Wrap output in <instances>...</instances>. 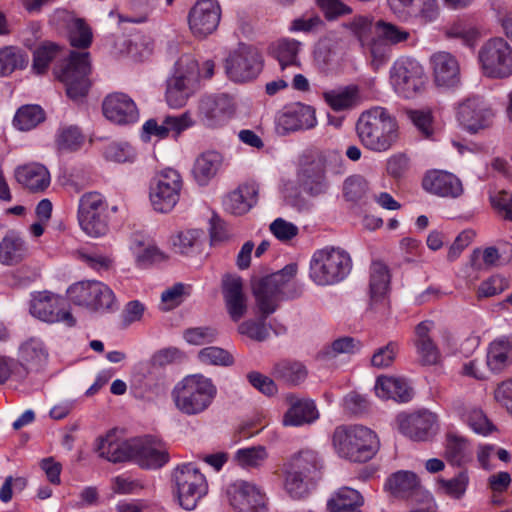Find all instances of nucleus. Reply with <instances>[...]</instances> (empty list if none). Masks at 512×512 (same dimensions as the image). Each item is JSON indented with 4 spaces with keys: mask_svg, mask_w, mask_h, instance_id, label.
Wrapping results in <instances>:
<instances>
[{
    "mask_svg": "<svg viewBox=\"0 0 512 512\" xmlns=\"http://www.w3.org/2000/svg\"><path fill=\"white\" fill-rule=\"evenodd\" d=\"M285 401L289 409L283 416L284 426H302L318 418V411L313 401L299 398L293 393L286 394Z\"/></svg>",
    "mask_w": 512,
    "mask_h": 512,
    "instance_id": "nucleus-29",
    "label": "nucleus"
},
{
    "mask_svg": "<svg viewBox=\"0 0 512 512\" xmlns=\"http://www.w3.org/2000/svg\"><path fill=\"white\" fill-rule=\"evenodd\" d=\"M332 440L337 454L352 462H367L379 449L376 433L362 425L338 426Z\"/></svg>",
    "mask_w": 512,
    "mask_h": 512,
    "instance_id": "nucleus-3",
    "label": "nucleus"
},
{
    "mask_svg": "<svg viewBox=\"0 0 512 512\" xmlns=\"http://www.w3.org/2000/svg\"><path fill=\"white\" fill-rule=\"evenodd\" d=\"M62 53V48L56 43L45 41L33 52L32 70L38 75L47 72L50 63Z\"/></svg>",
    "mask_w": 512,
    "mask_h": 512,
    "instance_id": "nucleus-48",
    "label": "nucleus"
},
{
    "mask_svg": "<svg viewBox=\"0 0 512 512\" xmlns=\"http://www.w3.org/2000/svg\"><path fill=\"white\" fill-rule=\"evenodd\" d=\"M70 44L76 48H88L92 42V31L82 19H76L69 32Z\"/></svg>",
    "mask_w": 512,
    "mask_h": 512,
    "instance_id": "nucleus-59",
    "label": "nucleus"
},
{
    "mask_svg": "<svg viewBox=\"0 0 512 512\" xmlns=\"http://www.w3.org/2000/svg\"><path fill=\"white\" fill-rule=\"evenodd\" d=\"M15 178L20 185L33 193L45 191L51 182L48 169L38 162L18 166L15 169Z\"/></svg>",
    "mask_w": 512,
    "mask_h": 512,
    "instance_id": "nucleus-30",
    "label": "nucleus"
},
{
    "mask_svg": "<svg viewBox=\"0 0 512 512\" xmlns=\"http://www.w3.org/2000/svg\"><path fill=\"white\" fill-rule=\"evenodd\" d=\"M56 143L60 151L74 152L83 145L84 135L76 126L64 127L59 130Z\"/></svg>",
    "mask_w": 512,
    "mask_h": 512,
    "instance_id": "nucleus-53",
    "label": "nucleus"
},
{
    "mask_svg": "<svg viewBox=\"0 0 512 512\" xmlns=\"http://www.w3.org/2000/svg\"><path fill=\"white\" fill-rule=\"evenodd\" d=\"M197 114L207 127H219L234 114L231 99L225 95H206L198 102Z\"/></svg>",
    "mask_w": 512,
    "mask_h": 512,
    "instance_id": "nucleus-21",
    "label": "nucleus"
},
{
    "mask_svg": "<svg viewBox=\"0 0 512 512\" xmlns=\"http://www.w3.org/2000/svg\"><path fill=\"white\" fill-rule=\"evenodd\" d=\"M222 294L226 311L233 322H239L248 311V299L243 291V281L237 275H224Z\"/></svg>",
    "mask_w": 512,
    "mask_h": 512,
    "instance_id": "nucleus-24",
    "label": "nucleus"
},
{
    "mask_svg": "<svg viewBox=\"0 0 512 512\" xmlns=\"http://www.w3.org/2000/svg\"><path fill=\"white\" fill-rule=\"evenodd\" d=\"M375 29L379 40L394 46L407 43L415 34V31L384 20L377 21Z\"/></svg>",
    "mask_w": 512,
    "mask_h": 512,
    "instance_id": "nucleus-45",
    "label": "nucleus"
},
{
    "mask_svg": "<svg viewBox=\"0 0 512 512\" xmlns=\"http://www.w3.org/2000/svg\"><path fill=\"white\" fill-rule=\"evenodd\" d=\"M203 232L198 229L181 231L171 238V243L177 253L188 255L198 244Z\"/></svg>",
    "mask_w": 512,
    "mask_h": 512,
    "instance_id": "nucleus-57",
    "label": "nucleus"
},
{
    "mask_svg": "<svg viewBox=\"0 0 512 512\" xmlns=\"http://www.w3.org/2000/svg\"><path fill=\"white\" fill-rule=\"evenodd\" d=\"M512 365V338L501 337L488 348L487 366L493 373H500Z\"/></svg>",
    "mask_w": 512,
    "mask_h": 512,
    "instance_id": "nucleus-36",
    "label": "nucleus"
},
{
    "mask_svg": "<svg viewBox=\"0 0 512 512\" xmlns=\"http://www.w3.org/2000/svg\"><path fill=\"white\" fill-rule=\"evenodd\" d=\"M489 202L494 213L506 222H512V192L505 189L489 191Z\"/></svg>",
    "mask_w": 512,
    "mask_h": 512,
    "instance_id": "nucleus-51",
    "label": "nucleus"
},
{
    "mask_svg": "<svg viewBox=\"0 0 512 512\" xmlns=\"http://www.w3.org/2000/svg\"><path fill=\"white\" fill-rule=\"evenodd\" d=\"M180 173L172 168L162 170L150 184L149 197L154 210L170 212L179 201L182 189Z\"/></svg>",
    "mask_w": 512,
    "mask_h": 512,
    "instance_id": "nucleus-14",
    "label": "nucleus"
},
{
    "mask_svg": "<svg viewBox=\"0 0 512 512\" xmlns=\"http://www.w3.org/2000/svg\"><path fill=\"white\" fill-rule=\"evenodd\" d=\"M268 454L264 446H253L239 449L235 456V462L245 469L258 468L267 459Z\"/></svg>",
    "mask_w": 512,
    "mask_h": 512,
    "instance_id": "nucleus-52",
    "label": "nucleus"
},
{
    "mask_svg": "<svg viewBox=\"0 0 512 512\" xmlns=\"http://www.w3.org/2000/svg\"><path fill=\"white\" fill-rule=\"evenodd\" d=\"M359 90L357 86L350 85L325 91L323 98L334 111L350 109L357 103Z\"/></svg>",
    "mask_w": 512,
    "mask_h": 512,
    "instance_id": "nucleus-43",
    "label": "nucleus"
},
{
    "mask_svg": "<svg viewBox=\"0 0 512 512\" xmlns=\"http://www.w3.org/2000/svg\"><path fill=\"white\" fill-rule=\"evenodd\" d=\"M221 15V7L217 0H197L187 17L192 35L204 39L213 34L219 26Z\"/></svg>",
    "mask_w": 512,
    "mask_h": 512,
    "instance_id": "nucleus-16",
    "label": "nucleus"
},
{
    "mask_svg": "<svg viewBox=\"0 0 512 512\" xmlns=\"http://www.w3.org/2000/svg\"><path fill=\"white\" fill-rule=\"evenodd\" d=\"M45 119L43 109L38 105H25L18 109L14 117V125L21 131L35 128Z\"/></svg>",
    "mask_w": 512,
    "mask_h": 512,
    "instance_id": "nucleus-50",
    "label": "nucleus"
},
{
    "mask_svg": "<svg viewBox=\"0 0 512 512\" xmlns=\"http://www.w3.org/2000/svg\"><path fill=\"white\" fill-rule=\"evenodd\" d=\"M398 352L399 344L396 341H390L375 350L371 357V365L376 368H387L393 364Z\"/></svg>",
    "mask_w": 512,
    "mask_h": 512,
    "instance_id": "nucleus-58",
    "label": "nucleus"
},
{
    "mask_svg": "<svg viewBox=\"0 0 512 512\" xmlns=\"http://www.w3.org/2000/svg\"><path fill=\"white\" fill-rule=\"evenodd\" d=\"M263 67L259 52L247 45H240L226 59V73L234 82H247L255 79Z\"/></svg>",
    "mask_w": 512,
    "mask_h": 512,
    "instance_id": "nucleus-15",
    "label": "nucleus"
},
{
    "mask_svg": "<svg viewBox=\"0 0 512 512\" xmlns=\"http://www.w3.org/2000/svg\"><path fill=\"white\" fill-rule=\"evenodd\" d=\"M69 300L77 306L93 312L113 310L116 298L113 291L104 283L95 280L79 281L67 289Z\"/></svg>",
    "mask_w": 512,
    "mask_h": 512,
    "instance_id": "nucleus-10",
    "label": "nucleus"
},
{
    "mask_svg": "<svg viewBox=\"0 0 512 512\" xmlns=\"http://www.w3.org/2000/svg\"><path fill=\"white\" fill-rule=\"evenodd\" d=\"M457 117L468 131L476 133L492 125L494 112L481 97L473 96L459 104Z\"/></svg>",
    "mask_w": 512,
    "mask_h": 512,
    "instance_id": "nucleus-20",
    "label": "nucleus"
},
{
    "mask_svg": "<svg viewBox=\"0 0 512 512\" xmlns=\"http://www.w3.org/2000/svg\"><path fill=\"white\" fill-rule=\"evenodd\" d=\"M385 488L397 498H409L420 488L417 475L411 471H398L386 481Z\"/></svg>",
    "mask_w": 512,
    "mask_h": 512,
    "instance_id": "nucleus-37",
    "label": "nucleus"
},
{
    "mask_svg": "<svg viewBox=\"0 0 512 512\" xmlns=\"http://www.w3.org/2000/svg\"><path fill=\"white\" fill-rule=\"evenodd\" d=\"M375 392L382 399H393L397 402H408L413 396L412 388L404 379L388 376L377 378Z\"/></svg>",
    "mask_w": 512,
    "mask_h": 512,
    "instance_id": "nucleus-35",
    "label": "nucleus"
},
{
    "mask_svg": "<svg viewBox=\"0 0 512 512\" xmlns=\"http://www.w3.org/2000/svg\"><path fill=\"white\" fill-rule=\"evenodd\" d=\"M273 375L276 379L282 380L289 385H299L307 375L306 367L296 361H281L274 366Z\"/></svg>",
    "mask_w": 512,
    "mask_h": 512,
    "instance_id": "nucleus-46",
    "label": "nucleus"
},
{
    "mask_svg": "<svg viewBox=\"0 0 512 512\" xmlns=\"http://www.w3.org/2000/svg\"><path fill=\"white\" fill-rule=\"evenodd\" d=\"M198 88V65L191 55H183L175 64L174 74L167 80L165 99L169 107H184Z\"/></svg>",
    "mask_w": 512,
    "mask_h": 512,
    "instance_id": "nucleus-7",
    "label": "nucleus"
},
{
    "mask_svg": "<svg viewBox=\"0 0 512 512\" xmlns=\"http://www.w3.org/2000/svg\"><path fill=\"white\" fill-rule=\"evenodd\" d=\"M222 156L216 151H207L197 157L193 166V175L200 185H206L218 172Z\"/></svg>",
    "mask_w": 512,
    "mask_h": 512,
    "instance_id": "nucleus-42",
    "label": "nucleus"
},
{
    "mask_svg": "<svg viewBox=\"0 0 512 512\" xmlns=\"http://www.w3.org/2000/svg\"><path fill=\"white\" fill-rule=\"evenodd\" d=\"M478 61L486 77L502 79L512 74V48L502 37L487 40L478 51Z\"/></svg>",
    "mask_w": 512,
    "mask_h": 512,
    "instance_id": "nucleus-11",
    "label": "nucleus"
},
{
    "mask_svg": "<svg viewBox=\"0 0 512 512\" xmlns=\"http://www.w3.org/2000/svg\"><path fill=\"white\" fill-rule=\"evenodd\" d=\"M341 156L335 151H324L318 153L314 159L306 164L299 174L303 190L311 196H318L326 192L328 183L325 171L329 160H338Z\"/></svg>",
    "mask_w": 512,
    "mask_h": 512,
    "instance_id": "nucleus-17",
    "label": "nucleus"
},
{
    "mask_svg": "<svg viewBox=\"0 0 512 512\" xmlns=\"http://www.w3.org/2000/svg\"><path fill=\"white\" fill-rule=\"evenodd\" d=\"M390 271L382 261H373L370 267V307L376 311L386 310L388 307V291L390 285Z\"/></svg>",
    "mask_w": 512,
    "mask_h": 512,
    "instance_id": "nucleus-27",
    "label": "nucleus"
},
{
    "mask_svg": "<svg viewBox=\"0 0 512 512\" xmlns=\"http://www.w3.org/2000/svg\"><path fill=\"white\" fill-rule=\"evenodd\" d=\"M430 65L435 84L438 87L453 88L461 82L460 64L449 52L438 51L431 55Z\"/></svg>",
    "mask_w": 512,
    "mask_h": 512,
    "instance_id": "nucleus-25",
    "label": "nucleus"
},
{
    "mask_svg": "<svg viewBox=\"0 0 512 512\" xmlns=\"http://www.w3.org/2000/svg\"><path fill=\"white\" fill-rule=\"evenodd\" d=\"M29 248L26 241L15 231L9 230L0 241V263L14 266L24 261Z\"/></svg>",
    "mask_w": 512,
    "mask_h": 512,
    "instance_id": "nucleus-34",
    "label": "nucleus"
},
{
    "mask_svg": "<svg viewBox=\"0 0 512 512\" xmlns=\"http://www.w3.org/2000/svg\"><path fill=\"white\" fill-rule=\"evenodd\" d=\"M137 446L134 461L143 468L157 469L169 460L165 448L152 438H137Z\"/></svg>",
    "mask_w": 512,
    "mask_h": 512,
    "instance_id": "nucleus-32",
    "label": "nucleus"
},
{
    "mask_svg": "<svg viewBox=\"0 0 512 512\" xmlns=\"http://www.w3.org/2000/svg\"><path fill=\"white\" fill-rule=\"evenodd\" d=\"M361 346V342L353 337H342L333 341L324 353L328 357H335L342 353L352 354L359 351Z\"/></svg>",
    "mask_w": 512,
    "mask_h": 512,
    "instance_id": "nucleus-64",
    "label": "nucleus"
},
{
    "mask_svg": "<svg viewBox=\"0 0 512 512\" xmlns=\"http://www.w3.org/2000/svg\"><path fill=\"white\" fill-rule=\"evenodd\" d=\"M29 59L26 53L16 47L0 49V75H8L16 69H24Z\"/></svg>",
    "mask_w": 512,
    "mask_h": 512,
    "instance_id": "nucleus-49",
    "label": "nucleus"
},
{
    "mask_svg": "<svg viewBox=\"0 0 512 512\" xmlns=\"http://www.w3.org/2000/svg\"><path fill=\"white\" fill-rule=\"evenodd\" d=\"M284 471V487L286 492L295 499L306 496L308 494V485L312 480L287 468H285Z\"/></svg>",
    "mask_w": 512,
    "mask_h": 512,
    "instance_id": "nucleus-55",
    "label": "nucleus"
},
{
    "mask_svg": "<svg viewBox=\"0 0 512 512\" xmlns=\"http://www.w3.org/2000/svg\"><path fill=\"white\" fill-rule=\"evenodd\" d=\"M364 499L362 495L355 489L342 487L336 491L327 501V509L334 510H352L360 509Z\"/></svg>",
    "mask_w": 512,
    "mask_h": 512,
    "instance_id": "nucleus-47",
    "label": "nucleus"
},
{
    "mask_svg": "<svg viewBox=\"0 0 512 512\" xmlns=\"http://www.w3.org/2000/svg\"><path fill=\"white\" fill-rule=\"evenodd\" d=\"M390 80L399 95L413 98L423 90L426 76L423 66L417 60L402 57L393 64Z\"/></svg>",
    "mask_w": 512,
    "mask_h": 512,
    "instance_id": "nucleus-13",
    "label": "nucleus"
},
{
    "mask_svg": "<svg viewBox=\"0 0 512 512\" xmlns=\"http://www.w3.org/2000/svg\"><path fill=\"white\" fill-rule=\"evenodd\" d=\"M387 3L390 11L405 22L414 20L427 25L439 16L437 0H387Z\"/></svg>",
    "mask_w": 512,
    "mask_h": 512,
    "instance_id": "nucleus-18",
    "label": "nucleus"
},
{
    "mask_svg": "<svg viewBox=\"0 0 512 512\" xmlns=\"http://www.w3.org/2000/svg\"><path fill=\"white\" fill-rule=\"evenodd\" d=\"M444 457L451 465L458 467L470 461L471 453L467 439L455 432H448Z\"/></svg>",
    "mask_w": 512,
    "mask_h": 512,
    "instance_id": "nucleus-40",
    "label": "nucleus"
},
{
    "mask_svg": "<svg viewBox=\"0 0 512 512\" xmlns=\"http://www.w3.org/2000/svg\"><path fill=\"white\" fill-rule=\"evenodd\" d=\"M137 438L121 440L117 438L114 430L109 431L105 436L99 437L96 441V452L106 460L119 463L135 459Z\"/></svg>",
    "mask_w": 512,
    "mask_h": 512,
    "instance_id": "nucleus-23",
    "label": "nucleus"
},
{
    "mask_svg": "<svg viewBox=\"0 0 512 512\" xmlns=\"http://www.w3.org/2000/svg\"><path fill=\"white\" fill-rule=\"evenodd\" d=\"M172 483L179 505L188 511L193 510L208 491L205 476L191 463L178 465L173 470Z\"/></svg>",
    "mask_w": 512,
    "mask_h": 512,
    "instance_id": "nucleus-8",
    "label": "nucleus"
},
{
    "mask_svg": "<svg viewBox=\"0 0 512 512\" xmlns=\"http://www.w3.org/2000/svg\"><path fill=\"white\" fill-rule=\"evenodd\" d=\"M256 194L253 186L241 185L225 197L224 208L233 215H243L256 203Z\"/></svg>",
    "mask_w": 512,
    "mask_h": 512,
    "instance_id": "nucleus-38",
    "label": "nucleus"
},
{
    "mask_svg": "<svg viewBox=\"0 0 512 512\" xmlns=\"http://www.w3.org/2000/svg\"><path fill=\"white\" fill-rule=\"evenodd\" d=\"M102 109L108 120L120 125L134 123L139 117L135 102L120 92L109 94L103 101Z\"/></svg>",
    "mask_w": 512,
    "mask_h": 512,
    "instance_id": "nucleus-26",
    "label": "nucleus"
},
{
    "mask_svg": "<svg viewBox=\"0 0 512 512\" xmlns=\"http://www.w3.org/2000/svg\"><path fill=\"white\" fill-rule=\"evenodd\" d=\"M198 358L207 365L231 366L234 363L233 356L227 350L215 346L201 349Z\"/></svg>",
    "mask_w": 512,
    "mask_h": 512,
    "instance_id": "nucleus-56",
    "label": "nucleus"
},
{
    "mask_svg": "<svg viewBox=\"0 0 512 512\" xmlns=\"http://www.w3.org/2000/svg\"><path fill=\"white\" fill-rule=\"evenodd\" d=\"M238 332L252 340L259 342L266 340L269 336V332L265 326V320H263L262 313L259 321L247 320L242 322L238 326Z\"/></svg>",
    "mask_w": 512,
    "mask_h": 512,
    "instance_id": "nucleus-61",
    "label": "nucleus"
},
{
    "mask_svg": "<svg viewBox=\"0 0 512 512\" xmlns=\"http://www.w3.org/2000/svg\"><path fill=\"white\" fill-rule=\"evenodd\" d=\"M350 255L341 248L325 247L314 252L310 261V279L319 286L342 281L351 271Z\"/></svg>",
    "mask_w": 512,
    "mask_h": 512,
    "instance_id": "nucleus-4",
    "label": "nucleus"
},
{
    "mask_svg": "<svg viewBox=\"0 0 512 512\" xmlns=\"http://www.w3.org/2000/svg\"><path fill=\"white\" fill-rule=\"evenodd\" d=\"M438 484L445 495L458 500L466 493L469 475L466 470H463L451 479H440Z\"/></svg>",
    "mask_w": 512,
    "mask_h": 512,
    "instance_id": "nucleus-54",
    "label": "nucleus"
},
{
    "mask_svg": "<svg viewBox=\"0 0 512 512\" xmlns=\"http://www.w3.org/2000/svg\"><path fill=\"white\" fill-rule=\"evenodd\" d=\"M433 328L434 322L431 320H424L415 327V346L423 365H434L440 358V352L430 337Z\"/></svg>",
    "mask_w": 512,
    "mask_h": 512,
    "instance_id": "nucleus-33",
    "label": "nucleus"
},
{
    "mask_svg": "<svg viewBox=\"0 0 512 512\" xmlns=\"http://www.w3.org/2000/svg\"><path fill=\"white\" fill-rule=\"evenodd\" d=\"M367 181L360 175H354L347 178L343 185V194L348 201H358L367 192Z\"/></svg>",
    "mask_w": 512,
    "mask_h": 512,
    "instance_id": "nucleus-60",
    "label": "nucleus"
},
{
    "mask_svg": "<svg viewBox=\"0 0 512 512\" xmlns=\"http://www.w3.org/2000/svg\"><path fill=\"white\" fill-rule=\"evenodd\" d=\"M231 506L237 512H265L264 494L252 483L238 481L228 489Z\"/></svg>",
    "mask_w": 512,
    "mask_h": 512,
    "instance_id": "nucleus-22",
    "label": "nucleus"
},
{
    "mask_svg": "<svg viewBox=\"0 0 512 512\" xmlns=\"http://www.w3.org/2000/svg\"><path fill=\"white\" fill-rule=\"evenodd\" d=\"M298 271L295 263L286 265L283 269L263 277L253 283V293L256 304L263 314V320L275 312L278 302L289 296V287Z\"/></svg>",
    "mask_w": 512,
    "mask_h": 512,
    "instance_id": "nucleus-5",
    "label": "nucleus"
},
{
    "mask_svg": "<svg viewBox=\"0 0 512 512\" xmlns=\"http://www.w3.org/2000/svg\"><path fill=\"white\" fill-rule=\"evenodd\" d=\"M396 422L399 431L414 441L429 440L438 430L436 414L425 409L411 414L401 413Z\"/></svg>",
    "mask_w": 512,
    "mask_h": 512,
    "instance_id": "nucleus-19",
    "label": "nucleus"
},
{
    "mask_svg": "<svg viewBox=\"0 0 512 512\" xmlns=\"http://www.w3.org/2000/svg\"><path fill=\"white\" fill-rule=\"evenodd\" d=\"M29 312L34 318L49 324L62 322L72 327L76 323L72 313L65 308L63 298L47 290L31 294Z\"/></svg>",
    "mask_w": 512,
    "mask_h": 512,
    "instance_id": "nucleus-12",
    "label": "nucleus"
},
{
    "mask_svg": "<svg viewBox=\"0 0 512 512\" xmlns=\"http://www.w3.org/2000/svg\"><path fill=\"white\" fill-rule=\"evenodd\" d=\"M315 125V110L311 106L302 104L283 112L277 120L278 131L283 134L310 129Z\"/></svg>",
    "mask_w": 512,
    "mask_h": 512,
    "instance_id": "nucleus-31",
    "label": "nucleus"
},
{
    "mask_svg": "<svg viewBox=\"0 0 512 512\" xmlns=\"http://www.w3.org/2000/svg\"><path fill=\"white\" fill-rule=\"evenodd\" d=\"M301 45V42L288 38L280 39L272 44V55L278 61L282 71L290 67L298 68L300 66L298 53Z\"/></svg>",
    "mask_w": 512,
    "mask_h": 512,
    "instance_id": "nucleus-41",
    "label": "nucleus"
},
{
    "mask_svg": "<svg viewBox=\"0 0 512 512\" xmlns=\"http://www.w3.org/2000/svg\"><path fill=\"white\" fill-rule=\"evenodd\" d=\"M48 351L42 340L31 337L19 347V357L26 365L38 368L48 360Z\"/></svg>",
    "mask_w": 512,
    "mask_h": 512,
    "instance_id": "nucleus-44",
    "label": "nucleus"
},
{
    "mask_svg": "<svg viewBox=\"0 0 512 512\" xmlns=\"http://www.w3.org/2000/svg\"><path fill=\"white\" fill-rule=\"evenodd\" d=\"M285 468L314 480L321 469V464L317 453L306 449L293 455L285 464Z\"/></svg>",
    "mask_w": 512,
    "mask_h": 512,
    "instance_id": "nucleus-39",
    "label": "nucleus"
},
{
    "mask_svg": "<svg viewBox=\"0 0 512 512\" xmlns=\"http://www.w3.org/2000/svg\"><path fill=\"white\" fill-rule=\"evenodd\" d=\"M422 186L425 191L440 197L457 198L463 194L461 180L445 171H429L422 180Z\"/></svg>",
    "mask_w": 512,
    "mask_h": 512,
    "instance_id": "nucleus-28",
    "label": "nucleus"
},
{
    "mask_svg": "<svg viewBox=\"0 0 512 512\" xmlns=\"http://www.w3.org/2000/svg\"><path fill=\"white\" fill-rule=\"evenodd\" d=\"M216 396V385L203 374L185 376L171 391L176 409L186 416L202 414L212 405Z\"/></svg>",
    "mask_w": 512,
    "mask_h": 512,
    "instance_id": "nucleus-2",
    "label": "nucleus"
},
{
    "mask_svg": "<svg viewBox=\"0 0 512 512\" xmlns=\"http://www.w3.org/2000/svg\"><path fill=\"white\" fill-rule=\"evenodd\" d=\"M356 132L366 149L378 153L390 150L399 139L396 118L380 106L372 107L360 115Z\"/></svg>",
    "mask_w": 512,
    "mask_h": 512,
    "instance_id": "nucleus-1",
    "label": "nucleus"
},
{
    "mask_svg": "<svg viewBox=\"0 0 512 512\" xmlns=\"http://www.w3.org/2000/svg\"><path fill=\"white\" fill-rule=\"evenodd\" d=\"M77 219L82 231L93 238L107 234L109 208L106 199L98 192H88L79 199Z\"/></svg>",
    "mask_w": 512,
    "mask_h": 512,
    "instance_id": "nucleus-9",
    "label": "nucleus"
},
{
    "mask_svg": "<svg viewBox=\"0 0 512 512\" xmlns=\"http://www.w3.org/2000/svg\"><path fill=\"white\" fill-rule=\"evenodd\" d=\"M464 417L468 425L478 434L487 435L494 428L480 409L472 408Z\"/></svg>",
    "mask_w": 512,
    "mask_h": 512,
    "instance_id": "nucleus-63",
    "label": "nucleus"
},
{
    "mask_svg": "<svg viewBox=\"0 0 512 512\" xmlns=\"http://www.w3.org/2000/svg\"><path fill=\"white\" fill-rule=\"evenodd\" d=\"M90 54L71 51L69 57L54 68L55 77L65 86L67 96L77 101L84 98L91 86Z\"/></svg>",
    "mask_w": 512,
    "mask_h": 512,
    "instance_id": "nucleus-6",
    "label": "nucleus"
},
{
    "mask_svg": "<svg viewBox=\"0 0 512 512\" xmlns=\"http://www.w3.org/2000/svg\"><path fill=\"white\" fill-rule=\"evenodd\" d=\"M508 288V281L499 275H493L484 280L478 287L477 297L488 298L502 293Z\"/></svg>",
    "mask_w": 512,
    "mask_h": 512,
    "instance_id": "nucleus-62",
    "label": "nucleus"
}]
</instances>
